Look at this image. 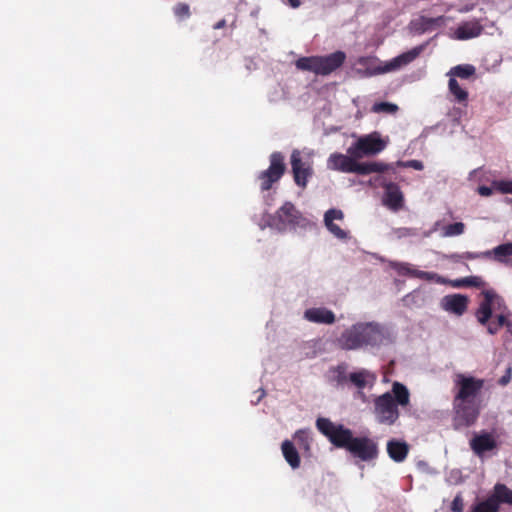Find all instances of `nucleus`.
Segmentation results:
<instances>
[{"mask_svg": "<svg viewBox=\"0 0 512 512\" xmlns=\"http://www.w3.org/2000/svg\"><path fill=\"white\" fill-rule=\"evenodd\" d=\"M484 380L464 373L453 377V426L455 429L472 426L480 414L479 397Z\"/></svg>", "mask_w": 512, "mask_h": 512, "instance_id": "nucleus-1", "label": "nucleus"}, {"mask_svg": "<svg viewBox=\"0 0 512 512\" xmlns=\"http://www.w3.org/2000/svg\"><path fill=\"white\" fill-rule=\"evenodd\" d=\"M478 35L479 34H451L452 38L457 40H467Z\"/></svg>", "mask_w": 512, "mask_h": 512, "instance_id": "nucleus-43", "label": "nucleus"}, {"mask_svg": "<svg viewBox=\"0 0 512 512\" xmlns=\"http://www.w3.org/2000/svg\"><path fill=\"white\" fill-rule=\"evenodd\" d=\"M512 257V242L504 243L488 250V259H494L499 263H507Z\"/></svg>", "mask_w": 512, "mask_h": 512, "instance_id": "nucleus-23", "label": "nucleus"}, {"mask_svg": "<svg viewBox=\"0 0 512 512\" xmlns=\"http://www.w3.org/2000/svg\"><path fill=\"white\" fill-rule=\"evenodd\" d=\"M225 21H219L215 26L214 29H222L224 27Z\"/></svg>", "mask_w": 512, "mask_h": 512, "instance_id": "nucleus-48", "label": "nucleus"}, {"mask_svg": "<svg viewBox=\"0 0 512 512\" xmlns=\"http://www.w3.org/2000/svg\"><path fill=\"white\" fill-rule=\"evenodd\" d=\"M344 213L340 209H329L324 214V223L327 230L338 239H346L348 233L342 229L339 225L334 223L335 220L343 221Z\"/></svg>", "mask_w": 512, "mask_h": 512, "instance_id": "nucleus-13", "label": "nucleus"}, {"mask_svg": "<svg viewBox=\"0 0 512 512\" xmlns=\"http://www.w3.org/2000/svg\"><path fill=\"white\" fill-rule=\"evenodd\" d=\"M476 69L471 64H463V65H457L450 69L448 72V75L450 78L458 77L460 79H468L475 75Z\"/></svg>", "mask_w": 512, "mask_h": 512, "instance_id": "nucleus-27", "label": "nucleus"}, {"mask_svg": "<svg viewBox=\"0 0 512 512\" xmlns=\"http://www.w3.org/2000/svg\"><path fill=\"white\" fill-rule=\"evenodd\" d=\"M290 163L295 184L305 189L309 178L313 175L312 166L302 160L301 152L297 149L293 150L290 156Z\"/></svg>", "mask_w": 512, "mask_h": 512, "instance_id": "nucleus-9", "label": "nucleus"}, {"mask_svg": "<svg viewBox=\"0 0 512 512\" xmlns=\"http://www.w3.org/2000/svg\"><path fill=\"white\" fill-rule=\"evenodd\" d=\"M448 89L450 94L454 97V101L458 104L467 106L468 102V91L460 87L458 81L455 78H450L448 81Z\"/></svg>", "mask_w": 512, "mask_h": 512, "instance_id": "nucleus-25", "label": "nucleus"}, {"mask_svg": "<svg viewBox=\"0 0 512 512\" xmlns=\"http://www.w3.org/2000/svg\"><path fill=\"white\" fill-rule=\"evenodd\" d=\"M390 340L388 330L375 322L356 323L337 338V346L343 350H357L364 346H380Z\"/></svg>", "mask_w": 512, "mask_h": 512, "instance_id": "nucleus-2", "label": "nucleus"}, {"mask_svg": "<svg viewBox=\"0 0 512 512\" xmlns=\"http://www.w3.org/2000/svg\"><path fill=\"white\" fill-rule=\"evenodd\" d=\"M486 29V26L481 24L479 21L472 20L466 22L463 26L458 29V32H480L481 30Z\"/></svg>", "mask_w": 512, "mask_h": 512, "instance_id": "nucleus-33", "label": "nucleus"}, {"mask_svg": "<svg viewBox=\"0 0 512 512\" xmlns=\"http://www.w3.org/2000/svg\"><path fill=\"white\" fill-rule=\"evenodd\" d=\"M471 512H499L497 497L491 495L487 499L472 506Z\"/></svg>", "mask_w": 512, "mask_h": 512, "instance_id": "nucleus-26", "label": "nucleus"}, {"mask_svg": "<svg viewBox=\"0 0 512 512\" xmlns=\"http://www.w3.org/2000/svg\"><path fill=\"white\" fill-rule=\"evenodd\" d=\"M452 259L458 261L462 259L466 260H473V259H480V258H487L488 259V251L484 252H465L463 254H454L451 256Z\"/></svg>", "mask_w": 512, "mask_h": 512, "instance_id": "nucleus-30", "label": "nucleus"}, {"mask_svg": "<svg viewBox=\"0 0 512 512\" xmlns=\"http://www.w3.org/2000/svg\"><path fill=\"white\" fill-rule=\"evenodd\" d=\"M281 449L288 464L293 469L298 468L300 466V456L293 443L289 440H285L281 445Z\"/></svg>", "mask_w": 512, "mask_h": 512, "instance_id": "nucleus-24", "label": "nucleus"}, {"mask_svg": "<svg viewBox=\"0 0 512 512\" xmlns=\"http://www.w3.org/2000/svg\"><path fill=\"white\" fill-rule=\"evenodd\" d=\"M348 451L362 461H370L377 457V444L368 437H354Z\"/></svg>", "mask_w": 512, "mask_h": 512, "instance_id": "nucleus-10", "label": "nucleus"}, {"mask_svg": "<svg viewBox=\"0 0 512 512\" xmlns=\"http://www.w3.org/2000/svg\"><path fill=\"white\" fill-rule=\"evenodd\" d=\"M354 159L350 154L332 153L327 160V166L331 170L352 173Z\"/></svg>", "mask_w": 512, "mask_h": 512, "instance_id": "nucleus-17", "label": "nucleus"}, {"mask_svg": "<svg viewBox=\"0 0 512 512\" xmlns=\"http://www.w3.org/2000/svg\"><path fill=\"white\" fill-rule=\"evenodd\" d=\"M285 4L292 8H298L301 5V0H283Z\"/></svg>", "mask_w": 512, "mask_h": 512, "instance_id": "nucleus-46", "label": "nucleus"}, {"mask_svg": "<svg viewBox=\"0 0 512 512\" xmlns=\"http://www.w3.org/2000/svg\"><path fill=\"white\" fill-rule=\"evenodd\" d=\"M398 106L389 102H376L373 104L371 111L374 113L395 114L398 111Z\"/></svg>", "mask_w": 512, "mask_h": 512, "instance_id": "nucleus-29", "label": "nucleus"}, {"mask_svg": "<svg viewBox=\"0 0 512 512\" xmlns=\"http://www.w3.org/2000/svg\"><path fill=\"white\" fill-rule=\"evenodd\" d=\"M304 317L314 323L332 324L335 321V314L326 308H310L304 313Z\"/></svg>", "mask_w": 512, "mask_h": 512, "instance_id": "nucleus-19", "label": "nucleus"}, {"mask_svg": "<svg viewBox=\"0 0 512 512\" xmlns=\"http://www.w3.org/2000/svg\"><path fill=\"white\" fill-rule=\"evenodd\" d=\"M486 325H487V331L491 335L496 334L501 329V327L498 326L496 321H491V322L488 321V323Z\"/></svg>", "mask_w": 512, "mask_h": 512, "instance_id": "nucleus-41", "label": "nucleus"}, {"mask_svg": "<svg viewBox=\"0 0 512 512\" xmlns=\"http://www.w3.org/2000/svg\"><path fill=\"white\" fill-rule=\"evenodd\" d=\"M387 453L393 461L403 462L409 453V445L404 441L392 439L387 443Z\"/></svg>", "mask_w": 512, "mask_h": 512, "instance_id": "nucleus-20", "label": "nucleus"}, {"mask_svg": "<svg viewBox=\"0 0 512 512\" xmlns=\"http://www.w3.org/2000/svg\"><path fill=\"white\" fill-rule=\"evenodd\" d=\"M496 446L497 444L494 437L490 433L486 432L475 435L470 440V447L473 450V452L478 456L483 455L487 451L493 450L494 448H496Z\"/></svg>", "mask_w": 512, "mask_h": 512, "instance_id": "nucleus-16", "label": "nucleus"}, {"mask_svg": "<svg viewBox=\"0 0 512 512\" xmlns=\"http://www.w3.org/2000/svg\"><path fill=\"white\" fill-rule=\"evenodd\" d=\"M469 299L465 295L453 294L445 296L441 301V306L445 311L455 315H463L468 307Z\"/></svg>", "mask_w": 512, "mask_h": 512, "instance_id": "nucleus-14", "label": "nucleus"}, {"mask_svg": "<svg viewBox=\"0 0 512 512\" xmlns=\"http://www.w3.org/2000/svg\"><path fill=\"white\" fill-rule=\"evenodd\" d=\"M307 436L306 432L303 431V430H299L295 433V439L299 440V441H303L304 438Z\"/></svg>", "mask_w": 512, "mask_h": 512, "instance_id": "nucleus-47", "label": "nucleus"}, {"mask_svg": "<svg viewBox=\"0 0 512 512\" xmlns=\"http://www.w3.org/2000/svg\"><path fill=\"white\" fill-rule=\"evenodd\" d=\"M464 508L463 498L460 494L456 495L451 503V510L453 512H462Z\"/></svg>", "mask_w": 512, "mask_h": 512, "instance_id": "nucleus-38", "label": "nucleus"}, {"mask_svg": "<svg viewBox=\"0 0 512 512\" xmlns=\"http://www.w3.org/2000/svg\"><path fill=\"white\" fill-rule=\"evenodd\" d=\"M404 196L400 187L389 182L384 185L383 204L393 211H398L403 207Z\"/></svg>", "mask_w": 512, "mask_h": 512, "instance_id": "nucleus-11", "label": "nucleus"}, {"mask_svg": "<svg viewBox=\"0 0 512 512\" xmlns=\"http://www.w3.org/2000/svg\"><path fill=\"white\" fill-rule=\"evenodd\" d=\"M269 167L262 171L258 179L262 191H268L277 183L286 171L285 157L281 152H273L269 157Z\"/></svg>", "mask_w": 512, "mask_h": 512, "instance_id": "nucleus-7", "label": "nucleus"}, {"mask_svg": "<svg viewBox=\"0 0 512 512\" xmlns=\"http://www.w3.org/2000/svg\"><path fill=\"white\" fill-rule=\"evenodd\" d=\"M409 404L410 393L408 388L396 381L392 385L391 392H385L374 398L373 414L379 424L392 426L400 417L398 407H406Z\"/></svg>", "mask_w": 512, "mask_h": 512, "instance_id": "nucleus-3", "label": "nucleus"}, {"mask_svg": "<svg viewBox=\"0 0 512 512\" xmlns=\"http://www.w3.org/2000/svg\"><path fill=\"white\" fill-rule=\"evenodd\" d=\"M465 281H467V277L453 280L450 283L454 288H461V287H467V283Z\"/></svg>", "mask_w": 512, "mask_h": 512, "instance_id": "nucleus-42", "label": "nucleus"}, {"mask_svg": "<svg viewBox=\"0 0 512 512\" xmlns=\"http://www.w3.org/2000/svg\"><path fill=\"white\" fill-rule=\"evenodd\" d=\"M512 378L511 368H508L506 373L498 380V383L502 386L507 385Z\"/></svg>", "mask_w": 512, "mask_h": 512, "instance_id": "nucleus-40", "label": "nucleus"}, {"mask_svg": "<svg viewBox=\"0 0 512 512\" xmlns=\"http://www.w3.org/2000/svg\"><path fill=\"white\" fill-rule=\"evenodd\" d=\"M496 323L498 324V326H500L501 328L503 326H509L510 323L509 321L507 320L506 316L500 314L496 317Z\"/></svg>", "mask_w": 512, "mask_h": 512, "instance_id": "nucleus-45", "label": "nucleus"}, {"mask_svg": "<svg viewBox=\"0 0 512 512\" xmlns=\"http://www.w3.org/2000/svg\"><path fill=\"white\" fill-rule=\"evenodd\" d=\"M397 165L399 167L413 168V169L419 170V171L423 170V168H424L422 161L415 160V159L408 160V161H399V162H397Z\"/></svg>", "mask_w": 512, "mask_h": 512, "instance_id": "nucleus-36", "label": "nucleus"}, {"mask_svg": "<svg viewBox=\"0 0 512 512\" xmlns=\"http://www.w3.org/2000/svg\"><path fill=\"white\" fill-rule=\"evenodd\" d=\"M446 19L444 17H427L424 15L418 16L415 18L411 24L413 26V29L417 31H428V30H438L442 29L444 27Z\"/></svg>", "mask_w": 512, "mask_h": 512, "instance_id": "nucleus-18", "label": "nucleus"}, {"mask_svg": "<svg viewBox=\"0 0 512 512\" xmlns=\"http://www.w3.org/2000/svg\"><path fill=\"white\" fill-rule=\"evenodd\" d=\"M505 202L512 205V198H505Z\"/></svg>", "mask_w": 512, "mask_h": 512, "instance_id": "nucleus-49", "label": "nucleus"}, {"mask_svg": "<svg viewBox=\"0 0 512 512\" xmlns=\"http://www.w3.org/2000/svg\"><path fill=\"white\" fill-rule=\"evenodd\" d=\"M173 12L177 18L185 19L188 18L190 15V8L189 5L186 3H177L173 7Z\"/></svg>", "mask_w": 512, "mask_h": 512, "instance_id": "nucleus-35", "label": "nucleus"}, {"mask_svg": "<svg viewBox=\"0 0 512 512\" xmlns=\"http://www.w3.org/2000/svg\"><path fill=\"white\" fill-rule=\"evenodd\" d=\"M494 497H497L498 506L500 503L512 505V490L504 484H496L494 487Z\"/></svg>", "mask_w": 512, "mask_h": 512, "instance_id": "nucleus-28", "label": "nucleus"}, {"mask_svg": "<svg viewBox=\"0 0 512 512\" xmlns=\"http://www.w3.org/2000/svg\"><path fill=\"white\" fill-rule=\"evenodd\" d=\"M346 60L343 51H335L325 56H310L299 58L295 65L297 69L326 76L339 69Z\"/></svg>", "mask_w": 512, "mask_h": 512, "instance_id": "nucleus-4", "label": "nucleus"}, {"mask_svg": "<svg viewBox=\"0 0 512 512\" xmlns=\"http://www.w3.org/2000/svg\"><path fill=\"white\" fill-rule=\"evenodd\" d=\"M277 217L285 225L299 223L300 213L291 202H285L277 211Z\"/></svg>", "mask_w": 512, "mask_h": 512, "instance_id": "nucleus-21", "label": "nucleus"}, {"mask_svg": "<svg viewBox=\"0 0 512 512\" xmlns=\"http://www.w3.org/2000/svg\"><path fill=\"white\" fill-rule=\"evenodd\" d=\"M356 160L354 159L352 173L368 175L376 172H385L389 169V165L381 162L359 163Z\"/></svg>", "mask_w": 512, "mask_h": 512, "instance_id": "nucleus-22", "label": "nucleus"}, {"mask_svg": "<svg viewBox=\"0 0 512 512\" xmlns=\"http://www.w3.org/2000/svg\"><path fill=\"white\" fill-rule=\"evenodd\" d=\"M465 229V225L462 222H455L445 226L444 235L445 236H457L463 234Z\"/></svg>", "mask_w": 512, "mask_h": 512, "instance_id": "nucleus-32", "label": "nucleus"}, {"mask_svg": "<svg viewBox=\"0 0 512 512\" xmlns=\"http://www.w3.org/2000/svg\"><path fill=\"white\" fill-rule=\"evenodd\" d=\"M350 381L358 388L362 389L366 386V372L359 371L353 372L349 375Z\"/></svg>", "mask_w": 512, "mask_h": 512, "instance_id": "nucleus-34", "label": "nucleus"}, {"mask_svg": "<svg viewBox=\"0 0 512 512\" xmlns=\"http://www.w3.org/2000/svg\"><path fill=\"white\" fill-rule=\"evenodd\" d=\"M318 430L326 436L329 441L337 448L348 450L354 436L350 429L341 424H335L328 418H318L316 421Z\"/></svg>", "mask_w": 512, "mask_h": 512, "instance_id": "nucleus-5", "label": "nucleus"}, {"mask_svg": "<svg viewBox=\"0 0 512 512\" xmlns=\"http://www.w3.org/2000/svg\"><path fill=\"white\" fill-rule=\"evenodd\" d=\"M493 190H495L493 188V185L491 187L479 186L478 189H477L479 195L484 196V197H488V196L492 195Z\"/></svg>", "mask_w": 512, "mask_h": 512, "instance_id": "nucleus-39", "label": "nucleus"}, {"mask_svg": "<svg viewBox=\"0 0 512 512\" xmlns=\"http://www.w3.org/2000/svg\"><path fill=\"white\" fill-rule=\"evenodd\" d=\"M412 230L409 229V228H402V229H395L394 230V235L399 238V235L401 236H405V235H412L413 233L411 232Z\"/></svg>", "mask_w": 512, "mask_h": 512, "instance_id": "nucleus-44", "label": "nucleus"}, {"mask_svg": "<svg viewBox=\"0 0 512 512\" xmlns=\"http://www.w3.org/2000/svg\"><path fill=\"white\" fill-rule=\"evenodd\" d=\"M387 146V141L381 138L378 132H373L360 137L353 145H351L347 153L354 158H362L363 156L375 155L383 151Z\"/></svg>", "mask_w": 512, "mask_h": 512, "instance_id": "nucleus-6", "label": "nucleus"}, {"mask_svg": "<svg viewBox=\"0 0 512 512\" xmlns=\"http://www.w3.org/2000/svg\"><path fill=\"white\" fill-rule=\"evenodd\" d=\"M482 294L484 299L480 303L475 315L481 325H486L492 316V304L497 295L493 290H485Z\"/></svg>", "mask_w": 512, "mask_h": 512, "instance_id": "nucleus-15", "label": "nucleus"}, {"mask_svg": "<svg viewBox=\"0 0 512 512\" xmlns=\"http://www.w3.org/2000/svg\"><path fill=\"white\" fill-rule=\"evenodd\" d=\"M394 268L400 275H407L427 281H435L441 284L446 283L445 279L437 273L414 269L408 263H397L395 264Z\"/></svg>", "mask_w": 512, "mask_h": 512, "instance_id": "nucleus-12", "label": "nucleus"}, {"mask_svg": "<svg viewBox=\"0 0 512 512\" xmlns=\"http://www.w3.org/2000/svg\"><path fill=\"white\" fill-rule=\"evenodd\" d=\"M465 282L467 283V287L482 288L485 286L484 280L479 276H468Z\"/></svg>", "mask_w": 512, "mask_h": 512, "instance_id": "nucleus-37", "label": "nucleus"}, {"mask_svg": "<svg viewBox=\"0 0 512 512\" xmlns=\"http://www.w3.org/2000/svg\"><path fill=\"white\" fill-rule=\"evenodd\" d=\"M493 188L502 194H512V180H495Z\"/></svg>", "mask_w": 512, "mask_h": 512, "instance_id": "nucleus-31", "label": "nucleus"}, {"mask_svg": "<svg viewBox=\"0 0 512 512\" xmlns=\"http://www.w3.org/2000/svg\"><path fill=\"white\" fill-rule=\"evenodd\" d=\"M425 47V44L418 45L412 48L411 50L398 55L397 57L393 58L392 60L386 62L383 65L378 64L376 66H369V75H378L398 70L413 62L423 52Z\"/></svg>", "mask_w": 512, "mask_h": 512, "instance_id": "nucleus-8", "label": "nucleus"}]
</instances>
